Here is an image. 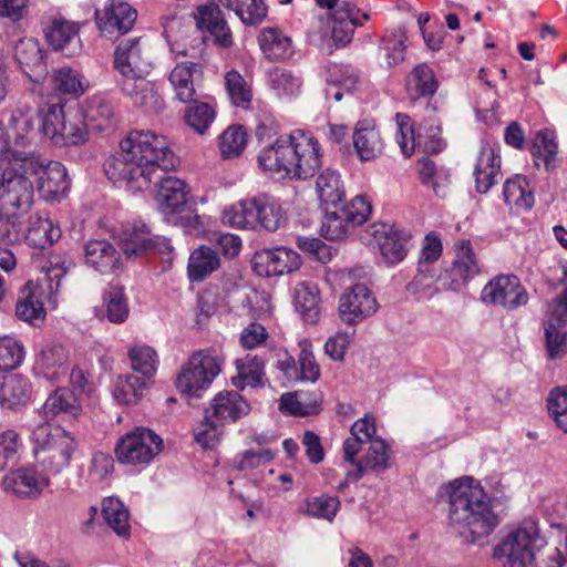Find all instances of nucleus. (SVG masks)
Instances as JSON below:
<instances>
[{
    "mask_svg": "<svg viewBox=\"0 0 567 567\" xmlns=\"http://www.w3.org/2000/svg\"><path fill=\"white\" fill-rule=\"evenodd\" d=\"M73 267V261L68 255L53 254L50 256L44 269V281L50 293L59 291L61 280Z\"/></svg>",
    "mask_w": 567,
    "mask_h": 567,
    "instance_id": "6e6d98bb",
    "label": "nucleus"
},
{
    "mask_svg": "<svg viewBox=\"0 0 567 567\" xmlns=\"http://www.w3.org/2000/svg\"><path fill=\"white\" fill-rule=\"evenodd\" d=\"M127 355L132 369L141 373L143 379L152 378L157 369L158 359L156 351L147 344H133L128 348Z\"/></svg>",
    "mask_w": 567,
    "mask_h": 567,
    "instance_id": "8fccbe9b",
    "label": "nucleus"
},
{
    "mask_svg": "<svg viewBox=\"0 0 567 567\" xmlns=\"http://www.w3.org/2000/svg\"><path fill=\"white\" fill-rule=\"evenodd\" d=\"M13 56L22 72L34 83H40L48 75L44 54L38 40H19L14 45Z\"/></svg>",
    "mask_w": 567,
    "mask_h": 567,
    "instance_id": "a211bd4d",
    "label": "nucleus"
},
{
    "mask_svg": "<svg viewBox=\"0 0 567 567\" xmlns=\"http://www.w3.org/2000/svg\"><path fill=\"white\" fill-rule=\"evenodd\" d=\"M146 389V381L140 377L127 374L120 377L113 391L114 399L121 404H134Z\"/></svg>",
    "mask_w": 567,
    "mask_h": 567,
    "instance_id": "603ef678",
    "label": "nucleus"
},
{
    "mask_svg": "<svg viewBox=\"0 0 567 567\" xmlns=\"http://www.w3.org/2000/svg\"><path fill=\"white\" fill-rule=\"evenodd\" d=\"M35 165L28 162L27 152H13L10 156L1 158L0 169V219L13 226L25 215L34 196Z\"/></svg>",
    "mask_w": 567,
    "mask_h": 567,
    "instance_id": "20e7f679",
    "label": "nucleus"
},
{
    "mask_svg": "<svg viewBox=\"0 0 567 567\" xmlns=\"http://www.w3.org/2000/svg\"><path fill=\"white\" fill-rule=\"evenodd\" d=\"M447 272L451 278L450 289L454 291L461 290L480 272L470 241L464 240L457 246L455 259Z\"/></svg>",
    "mask_w": 567,
    "mask_h": 567,
    "instance_id": "b1692460",
    "label": "nucleus"
},
{
    "mask_svg": "<svg viewBox=\"0 0 567 567\" xmlns=\"http://www.w3.org/2000/svg\"><path fill=\"white\" fill-rule=\"evenodd\" d=\"M449 502V522L460 534L467 533L471 542L484 545L499 524L491 498L472 477L455 480L443 488Z\"/></svg>",
    "mask_w": 567,
    "mask_h": 567,
    "instance_id": "f03ea898",
    "label": "nucleus"
},
{
    "mask_svg": "<svg viewBox=\"0 0 567 567\" xmlns=\"http://www.w3.org/2000/svg\"><path fill=\"white\" fill-rule=\"evenodd\" d=\"M256 227L260 226L268 231H276L286 223L285 213L278 200L268 195L257 196Z\"/></svg>",
    "mask_w": 567,
    "mask_h": 567,
    "instance_id": "a19ab883",
    "label": "nucleus"
},
{
    "mask_svg": "<svg viewBox=\"0 0 567 567\" xmlns=\"http://www.w3.org/2000/svg\"><path fill=\"white\" fill-rule=\"evenodd\" d=\"M268 82L272 90L280 96H292L299 93L301 87L300 78L290 71L281 68H272L268 72Z\"/></svg>",
    "mask_w": 567,
    "mask_h": 567,
    "instance_id": "bf43d9fd",
    "label": "nucleus"
},
{
    "mask_svg": "<svg viewBox=\"0 0 567 567\" xmlns=\"http://www.w3.org/2000/svg\"><path fill=\"white\" fill-rule=\"evenodd\" d=\"M195 65L193 62L178 63L169 74V82L174 87L176 99L183 103L195 101L196 90L193 81Z\"/></svg>",
    "mask_w": 567,
    "mask_h": 567,
    "instance_id": "de8ad7c7",
    "label": "nucleus"
},
{
    "mask_svg": "<svg viewBox=\"0 0 567 567\" xmlns=\"http://www.w3.org/2000/svg\"><path fill=\"white\" fill-rule=\"evenodd\" d=\"M85 264L102 275L120 268L121 254L105 239H92L84 245Z\"/></svg>",
    "mask_w": 567,
    "mask_h": 567,
    "instance_id": "4be33fe9",
    "label": "nucleus"
},
{
    "mask_svg": "<svg viewBox=\"0 0 567 567\" xmlns=\"http://www.w3.org/2000/svg\"><path fill=\"white\" fill-rule=\"evenodd\" d=\"M259 45L267 59L284 60L292 54L291 40L277 28H266L258 37Z\"/></svg>",
    "mask_w": 567,
    "mask_h": 567,
    "instance_id": "58836bf2",
    "label": "nucleus"
},
{
    "mask_svg": "<svg viewBox=\"0 0 567 567\" xmlns=\"http://www.w3.org/2000/svg\"><path fill=\"white\" fill-rule=\"evenodd\" d=\"M437 85L433 70L425 63L416 65L406 78V90L414 100L433 95Z\"/></svg>",
    "mask_w": 567,
    "mask_h": 567,
    "instance_id": "37998d69",
    "label": "nucleus"
},
{
    "mask_svg": "<svg viewBox=\"0 0 567 567\" xmlns=\"http://www.w3.org/2000/svg\"><path fill=\"white\" fill-rule=\"evenodd\" d=\"M377 310V299L363 284L352 286L339 298L338 313L346 324L354 326L375 313Z\"/></svg>",
    "mask_w": 567,
    "mask_h": 567,
    "instance_id": "f8f14e48",
    "label": "nucleus"
},
{
    "mask_svg": "<svg viewBox=\"0 0 567 567\" xmlns=\"http://www.w3.org/2000/svg\"><path fill=\"white\" fill-rule=\"evenodd\" d=\"M319 289L315 284L300 282L295 289L296 310L306 323L315 324L320 318Z\"/></svg>",
    "mask_w": 567,
    "mask_h": 567,
    "instance_id": "4c0bfd02",
    "label": "nucleus"
},
{
    "mask_svg": "<svg viewBox=\"0 0 567 567\" xmlns=\"http://www.w3.org/2000/svg\"><path fill=\"white\" fill-rule=\"evenodd\" d=\"M163 440L154 431L137 426L120 437L115 445V456L122 464L147 465L163 450Z\"/></svg>",
    "mask_w": 567,
    "mask_h": 567,
    "instance_id": "6e6552de",
    "label": "nucleus"
},
{
    "mask_svg": "<svg viewBox=\"0 0 567 567\" xmlns=\"http://www.w3.org/2000/svg\"><path fill=\"white\" fill-rule=\"evenodd\" d=\"M545 323V337L548 355L550 359L561 358L567 352V319L547 315Z\"/></svg>",
    "mask_w": 567,
    "mask_h": 567,
    "instance_id": "a18cd8bd",
    "label": "nucleus"
},
{
    "mask_svg": "<svg viewBox=\"0 0 567 567\" xmlns=\"http://www.w3.org/2000/svg\"><path fill=\"white\" fill-rule=\"evenodd\" d=\"M166 173L158 172L155 174L152 183H158L156 200L167 216L174 215L177 209L186 206L188 190L184 181L165 175Z\"/></svg>",
    "mask_w": 567,
    "mask_h": 567,
    "instance_id": "6ab92c4d",
    "label": "nucleus"
},
{
    "mask_svg": "<svg viewBox=\"0 0 567 567\" xmlns=\"http://www.w3.org/2000/svg\"><path fill=\"white\" fill-rule=\"evenodd\" d=\"M384 262L394 266L401 262L410 248L411 234L395 226L381 225L374 230Z\"/></svg>",
    "mask_w": 567,
    "mask_h": 567,
    "instance_id": "aec40b11",
    "label": "nucleus"
},
{
    "mask_svg": "<svg viewBox=\"0 0 567 567\" xmlns=\"http://www.w3.org/2000/svg\"><path fill=\"white\" fill-rule=\"evenodd\" d=\"M499 171L501 156L492 147H482L474 168L476 190L486 193L496 183Z\"/></svg>",
    "mask_w": 567,
    "mask_h": 567,
    "instance_id": "473e14b6",
    "label": "nucleus"
},
{
    "mask_svg": "<svg viewBox=\"0 0 567 567\" xmlns=\"http://www.w3.org/2000/svg\"><path fill=\"white\" fill-rule=\"evenodd\" d=\"M353 146L361 161H371L382 153L383 142L373 122H358L353 132Z\"/></svg>",
    "mask_w": 567,
    "mask_h": 567,
    "instance_id": "c756f323",
    "label": "nucleus"
},
{
    "mask_svg": "<svg viewBox=\"0 0 567 567\" xmlns=\"http://www.w3.org/2000/svg\"><path fill=\"white\" fill-rule=\"evenodd\" d=\"M567 564V528L559 529L550 543L537 548L534 567H564Z\"/></svg>",
    "mask_w": 567,
    "mask_h": 567,
    "instance_id": "72a5a7b5",
    "label": "nucleus"
},
{
    "mask_svg": "<svg viewBox=\"0 0 567 567\" xmlns=\"http://www.w3.org/2000/svg\"><path fill=\"white\" fill-rule=\"evenodd\" d=\"M503 196L505 203L517 212L528 210L534 205V195L529 189L526 178L522 176H516L505 182Z\"/></svg>",
    "mask_w": 567,
    "mask_h": 567,
    "instance_id": "09e8293b",
    "label": "nucleus"
},
{
    "mask_svg": "<svg viewBox=\"0 0 567 567\" xmlns=\"http://www.w3.org/2000/svg\"><path fill=\"white\" fill-rule=\"evenodd\" d=\"M226 89L231 103L241 109H248L252 92L249 84L243 75L236 70H231L225 75Z\"/></svg>",
    "mask_w": 567,
    "mask_h": 567,
    "instance_id": "4d7b16f0",
    "label": "nucleus"
},
{
    "mask_svg": "<svg viewBox=\"0 0 567 567\" xmlns=\"http://www.w3.org/2000/svg\"><path fill=\"white\" fill-rule=\"evenodd\" d=\"M300 347L297 361L288 352H279L277 354L276 368L282 373L286 381L290 383L316 382L320 377V368L308 344L302 342Z\"/></svg>",
    "mask_w": 567,
    "mask_h": 567,
    "instance_id": "2eb2a0df",
    "label": "nucleus"
},
{
    "mask_svg": "<svg viewBox=\"0 0 567 567\" xmlns=\"http://www.w3.org/2000/svg\"><path fill=\"white\" fill-rule=\"evenodd\" d=\"M481 300L484 303L501 306L506 310H515L525 306L528 293L514 275H499L491 279L482 290Z\"/></svg>",
    "mask_w": 567,
    "mask_h": 567,
    "instance_id": "9b49d317",
    "label": "nucleus"
},
{
    "mask_svg": "<svg viewBox=\"0 0 567 567\" xmlns=\"http://www.w3.org/2000/svg\"><path fill=\"white\" fill-rule=\"evenodd\" d=\"M340 506L338 497L321 495L306 501V513L311 517L331 522Z\"/></svg>",
    "mask_w": 567,
    "mask_h": 567,
    "instance_id": "774afa93",
    "label": "nucleus"
},
{
    "mask_svg": "<svg viewBox=\"0 0 567 567\" xmlns=\"http://www.w3.org/2000/svg\"><path fill=\"white\" fill-rule=\"evenodd\" d=\"M48 485L49 478L32 468H19L3 477L4 489L19 497L37 496Z\"/></svg>",
    "mask_w": 567,
    "mask_h": 567,
    "instance_id": "5701e85b",
    "label": "nucleus"
},
{
    "mask_svg": "<svg viewBox=\"0 0 567 567\" xmlns=\"http://www.w3.org/2000/svg\"><path fill=\"white\" fill-rule=\"evenodd\" d=\"M16 315L19 319L30 323L43 319V303L38 296V286L32 281H28L22 288L16 305Z\"/></svg>",
    "mask_w": 567,
    "mask_h": 567,
    "instance_id": "79ce46f5",
    "label": "nucleus"
},
{
    "mask_svg": "<svg viewBox=\"0 0 567 567\" xmlns=\"http://www.w3.org/2000/svg\"><path fill=\"white\" fill-rule=\"evenodd\" d=\"M395 121L398 125V132L395 138L404 156L409 157L412 155L419 141V131L415 132L412 126L411 117L403 113H396Z\"/></svg>",
    "mask_w": 567,
    "mask_h": 567,
    "instance_id": "338daca9",
    "label": "nucleus"
},
{
    "mask_svg": "<svg viewBox=\"0 0 567 567\" xmlns=\"http://www.w3.org/2000/svg\"><path fill=\"white\" fill-rule=\"evenodd\" d=\"M359 79V71L349 64H333L327 71L328 83L333 87H342L348 92L357 87Z\"/></svg>",
    "mask_w": 567,
    "mask_h": 567,
    "instance_id": "e2e57ef3",
    "label": "nucleus"
},
{
    "mask_svg": "<svg viewBox=\"0 0 567 567\" xmlns=\"http://www.w3.org/2000/svg\"><path fill=\"white\" fill-rule=\"evenodd\" d=\"M114 66L124 80L144 78L151 63L143 54L138 38L122 41L114 52Z\"/></svg>",
    "mask_w": 567,
    "mask_h": 567,
    "instance_id": "f3484780",
    "label": "nucleus"
},
{
    "mask_svg": "<svg viewBox=\"0 0 567 567\" xmlns=\"http://www.w3.org/2000/svg\"><path fill=\"white\" fill-rule=\"evenodd\" d=\"M238 371L237 378H233L235 386L244 389L245 386L262 388L266 382L265 360L257 354H247L236 360Z\"/></svg>",
    "mask_w": 567,
    "mask_h": 567,
    "instance_id": "2f4dec72",
    "label": "nucleus"
},
{
    "mask_svg": "<svg viewBox=\"0 0 567 567\" xmlns=\"http://www.w3.org/2000/svg\"><path fill=\"white\" fill-rule=\"evenodd\" d=\"M136 17V10L121 0H109L102 10L95 11L96 24L106 37L128 32L133 28Z\"/></svg>",
    "mask_w": 567,
    "mask_h": 567,
    "instance_id": "dca6fc26",
    "label": "nucleus"
},
{
    "mask_svg": "<svg viewBox=\"0 0 567 567\" xmlns=\"http://www.w3.org/2000/svg\"><path fill=\"white\" fill-rule=\"evenodd\" d=\"M45 38L53 50L68 56L78 54L82 48L78 23L64 19L53 20L45 31Z\"/></svg>",
    "mask_w": 567,
    "mask_h": 567,
    "instance_id": "412c9836",
    "label": "nucleus"
},
{
    "mask_svg": "<svg viewBox=\"0 0 567 567\" xmlns=\"http://www.w3.org/2000/svg\"><path fill=\"white\" fill-rule=\"evenodd\" d=\"M24 347L10 337L0 338V372L17 369L24 360Z\"/></svg>",
    "mask_w": 567,
    "mask_h": 567,
    "instance_id": "0e129e2a",
    "label": "nucleus"
},
{
    "mask_svg": "<svg viewBox=\"0 0 567 567\" xmlns=\"http://www.w3.org/2000/svg\"><path fill=\"white\" fill-rule=\"evenodd\" d=\"M257 159L276 178L307 179L321 165L318 142L302 131L278 137L259 152Z\"/></svg>",
    "mask_w": 567,
    "mask_h": 567,
    "instance_id": "7ed1b4c3",
    "label": "nucleus"
},
{
    "mask_svg": "<svg viewBox=\"0 0 567 567\" xmlns=\"http://www.w3.org/2000/svg\"><path fill=\"white\" fill-rule=\"evenodd\" d=\"M79 410L80 404L76 394L68 388H59L48 396L41 412L44 417L53 419L60 413L74 416Z\"/></svg>",
    "mask_w": 567,
    "mask_h": 567,
    "instance_id": "ea45409f",
    "label": "nucleus"
},
{
    "mask_svg": "<svg viewBox=\"0 0 567 567\" xmlns=\"http://www.w3.org/2000/svg\"><path fill=\"white\" fill-rule=\"evenodd\" d=\"M121 244L122 250L127 257H137L150 251L166 256L173 251L167 238L152 235L143 223L126 226L121 237Z\"/></svg>",
    "mask_w": 567,
    "mask_h": 567,
    "instance_id": "ddd939ff",
    "label": "nucleus"
},
{
    "mask_svg": "<svg viewBox=\"0 0 567 567\" xmlns=\"http://www.w3.org/2000/svg\"><path fill=\"white\" fill-rule=\"evenodd\" d=\"M390 447L384 440L375 437L371 441L369 450L364 458L357 463L363 466V473L365 471H372L377 474L383 473L390 467Z\"/></svg>",
    "mask_w": 567,
    "mask_h": 567,
    "instance_id": "864d4df0",
    "label": "nucleus"
},
{
    "mask_svg": "<svg viewBox=\"0 0 567 567\" xmlns=\"http://www.w3.org/2000/svg\"><path fill=\"white\" fill-rule=\"evenodd\" d=\"M103 299L106 308V318L109 321L112 323H123L130 313L124 289L118 286H111L104 292Z\"/></svg>",
    "mask_w": 567,
    "mask_h": 567,
    "instance_id": "5fc2aeb1",
    "label": "nucleus"
},
{
    "mask_svg": "<svg viewBox=\"0 0 567 567\" xmlns=\"http://www.w3.org/2000/svg\"><path fill=\"white\" fill-rule=\"evenodd\" d=\"M32 385L27 377L11 374L0 379V405L2 409L19 410L31 399Z\"/></svg>",
    "mask_w": 567,
    "mask_h": 567,
    "instance_id": "cd10ccee",
    "label": "nucleus"
},
{
    "mask_svg": "<svg viewBox=\"0 0 567 567\" xmlns=\"http://www.w3.org/2000/svg\"><path fill=\"white\" fill-rule=\"evenodd\" d=\"M122 91L131 97L134 105L147 113H157L164 106V101L155 85L144 78L124 80Z\"/></svg>",
    "mask_w": 567,
    "mask_h": 567,
    "instance_id": "bb28decb",
    "label": "nucleus"
},
{
    "mask_svg": "<svg viewBox=\"0 0 567 567\" xmlns=\"http://www.w3.org/2000/svg\"><path fill=\"white\" fill-rule=\"evenodd\" d=\"M83 117L95 130H113L117 123L115 103L106 95L95 94L86 101Z\"/></svg>",
    "mask_w": 567,
    "mask_h": 567,
    "instance_id": "c85d7f7f",
    "label": "nucleus"
},
{
    "mask_svg": "<svg viewBox=\"0 0 567 567\" xmlns=\"http://www.w3.org/2000/svg\"><path fill=\"white\" fill-rule=\"evenodd\" d=\"M544 546V537L539 535L534 522H526L513 529L494 548V556L504 559V567H526L534 565L536 550Z\"/></svg>",
    "mask_w": 567,
    "mask_h": 567,
    "instance_id": "0eeeda50",
    "label": "nucleus"
},
{
    "mask_svg": "<svg viewBox=\"0 0 567 567\" xmlns=\"http://www.w3.org/2000/svg\"><path fill=\"white\" fill-rule=\"evenodd\" d=\"M316 190L324 212L341 204L346 196L340 174L331 168H326L320 173L316 182Z\"/></svg>",
    "mask_w": 567,
    "mask_h": 567,
    "instance_id": "f704fd0d",
    "label": "nucleus"
},
{
    "mask_svg": "<svg viewBox=\"0 0 567 567\" xmlns=\"http://www.w3.org/2000/svg\"><path fill=\"white\" fill-rule=\"evenodd\" d=\"M220 7L221 4L214 0L208 4L199 7L198 24L210 33L216 44L228 48L233 44V37Z\"/></svg>",
    "mask_w": 567,
    "mask_h": 567,
    "instance_id": "393cba45",
    "label": "nucleus"
},
{
    "mask_svg": "<svg viewBox=\"0 0 567 567\" xmlns=\"http://www.w3.org/2000/svg\"><path fill=\"white\" fill-rule=\"evenodd\" d=\"M246 142V132L241 126H229L219 136V150L223 157L238 156L245 148Z\"/></svg>",
    "mask_w": 567,
    "mask_h": 567,
    "instance_id": "69168bd1",
    "label": "nucleus"
},
{
    "mask_svg": "<svg viewBox=\"0 0 567 567\" xmlns=\"http://www.w3.org/2000/svg\"><path fill=\"white\" fill-rule=\"evenodd\" d=\"M50 84L54 91L75 99L89 89V81L70 66L54 69L50 75Z\"/></svg>",
    "mask_w": 567,
    "mask_h": 567,
    "instance_id": "c9c22d12",
    "label": "nucleus"
},
{
    "mask_svg": "<svg viewBox=\"0 0 567 567\" xmlns=\"http://www.w3.org/2000/svg\"><path fill=\"white\" fill-rule=\"evenodd\" d=\"M31 440L37 463L52 474L60 473L70 464L76 449V442L70 433L48 423L38 425Z\"/></svg>",
    "mask_w": 567,
    "mask_h": 567,
    "instance_id": "39448f33",
    "label": "nucleus"
},
{
    "mask_svg": "<svg viewBox=\"0 0 567 567\" xmlns=\"http://www.w3.org/2000/svg\"><path fill=\"white\" fill-rule=\"evenodd\" d=\"M220 258L216 250L208 246L195 249L188 259L187 274L192 282L203 281L207 276L217 270Z\"/></svg>",
    "mask_w": 567,
    "mask_h": 567,
    "instance_id": "e433bc0d",
    "label": "nucleus"
},
{
    "mask_svg": "<svg viewBox=\"0 0 567 567\" xmlns=\"http://www.w3.org/2000/svg\"><path fill=\"white\" fill-rule=\"evenodd\" d=\"M37 367L48 380H59L69 370V351L62 344H47L38 355Z\"/></svg>",
    "mask_w": 567,
    "mask_h": 567,
    "instance_id": "7c9ffc66",
    "label": "nucleus"
},
{
    "mask_svg": "<svg viewBox=\"0 0 567 567\" xmlns=\"http://www.w3.org/2000/svg\"><path fill=\"white\" fill-rule=\"evenodd\" d=\"M178 163L164 135L153 131H132L120 143V152L104 163L113 183H123L132 192L150 186L158 172L174 169Z\"/></svg>",
    "mask_w": 567,
    "mask_h": 567,
    "instance_id": "f257e3e1",
    "label": "nucleus"
},
{
    "mask_svg": "<svg viewBox=\"0 0 567 567\" xmlns=\"http://www.w3.org/2000/svg\"><path fill=\"white\" fill-rule=\"evenodd\" d=\"M318 401L308 400L307 394L303 392L285 393L280 398L279 409L284 413L291 415L306 416L316 412Z\"/></svg>",
    "mask_w": 567,
    "mask_h": 567,
    "instance_id": "680f3d73",
    "label": "nucleus"
},
{
    "mask_svg": "<svg viewBox=\"0 0 567 567\" xmlns=\"http://www.w3.org/2000/svg\"><path fill=\"white\" fill-rule=\"evenodd\" d=\"M547 409L556 426L567 434V386H559L549 392Z\"/></svg>",
    "mask_w": 567,
    "mask_h": 567,
    "instance_id": "052dcab7",
    "label": "nucleus"
},
{
    "mask_svg": "<svg viewBox=\"0 0 567 567\" xmlns=\"http://www.w3.org/2000/svg\"><path fill=\"white\" fill-rule=\"evenodd\" d=\"M61 234L60 227L47 215H37L31 220L27 239L34 247L44 248L58 241Z\"/></svg>",
    "mask_w": 567,
    "mask_h": 567,
    "instance_id": "c03bdc74",
    "label": "nucleus"
},
{
    "mask_svg": "<svg viewBox=\"0 0 567 567\" xmlns=\"http://www.w3.org/2000/svg\"><path fill=\"white\" fill-rule=\"evenodd\" d=\"M185 111V122L196 133L204 134L215 120V110L206 102H196Z\"/></svg>",
    "mask_w": 567,
    "mask_h": 567,
    "instance_id": "13d9d810",
    "label": "nucleus"
},
{
    "mask_svg": "<svg viewBox=\"0 0 567 567\" xmlns=\"http://www.w3.org/2000/svg\"><path fill=\"white\" fill-rule=\"evenodd\" d=\"M225 358L216 349L195 352L182 367L176 378V388L182 394L199 398L221 372Z\"/></svg>",
    "mask_w": 567,
    "mask_h": 567,
    "instance_id": "423d86ee",
    "label": "nucleus"
},
{
    "mask_svg": "<svg viewBox=\"0 0 567 567\" xmlns=\"http://www.w3.org/2000/svg\"><path fill=\"white\" fill-rule=\"evenodd\" d=\"M102 514L105 523L122 537L130 535L128 511L115 497H107L102 504Z\"/></svg>",
    "mask_w": 567,
    "mask_h": 567,
    "instance_id": "3c124183",
    "label": "nucleus"
},
{
    "mask_svg": "<svg viewBox=\"0 0 567 567\" xmlns=\"http://www.w3.org/2000/svg\"><path fill=\"white\" fill-rule=\"evenodd\" d=\"M28 162L37 166L34 168V186L48 203L61 202L70 192L71 181L65 166L55 161H47L40 154L27 152Z\"/></svg>",
    "mask_w": 567,
    "mask_h": 567,
    "instance_id": "1a4fd4ad",
    "label": "nucleus"
},
{
    "mask_svg": "<svg viewBox=\"0 0 567 567\" xmlns=\"http://www.w3.org/2000/svg\"><path fill=\"white\" fill-rule=\"evenodd\" d=\"M257 196L238 202L224 209L221 220L237 228H256Z\"/></svg>",
    "mask_w": 567,
    "mask_h": 567,
    "instance_id": "49530a36",
    "label": "nucleus"
},
{
    "mask_svg": "<svg viewBox=\"0 0 567 567\" xmlns=\"http://www.w3.org/2000/svg\"><path fill=\"white\" fill-rule=\"evenodd\" d=\"M250 411L249 403L236 391H224L215 395L212 402V417L220 424L236 422Z\"/></svg>",
    "mask_w": 567,
    "mask_h": 567,
    "instance_id": "a878e982",
    "label": "nucleus"
},
{
    "mask_svg": "<svg viewBox=\"0 0 567 567\" xmlns=\"http://www.w3.org/2000/svg\"><path fill=\"white\" fill-rule=\"evenodd\" d=\"M300 265L299 254L284 246L258 250L251 258L254 271L261 277L290 274L299 269Z\"/></svg>",
    "mask_w": 567,
    "mask_h": 567,
    "instance_id": "4468645a",
    "label": "nucleus"
},
{
    "mask_svg": "<svg viewBox=\"0 0 567 567\" xmlns=\"http://www.w3.org/2000/svg\"><path fill=\"white\" fill-rule=\"evenodd\" d=\"M371 205L363 196H355L349 203L337 204L328 208L321 226V235L330 240L344 237L349 226H359L367 221Z\"/></svg>",
    "mask_w": 567,
    "mask_h": 567,
    "instance_id": "9d476101",
    "label": "nucleus"
}]
</instances>
